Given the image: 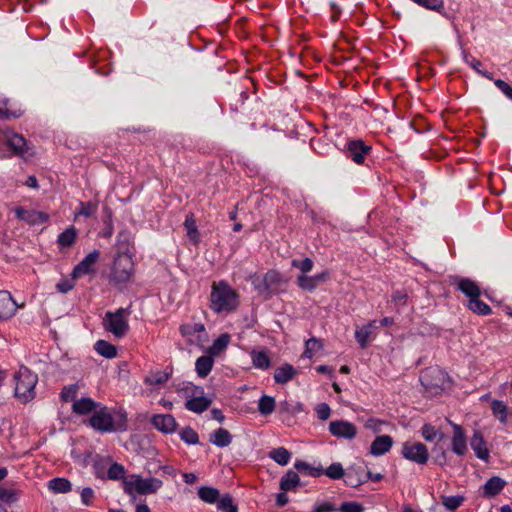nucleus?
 I'll return each instance as SVG.
<instances>
[{
  "label": "nucleus",
  "instance_id": "1",
  "mask_svg": "<svg viewBox=\"0 0 512 512\" xmlns=\"http://www.w3.org/2000/svg\"><path fill=\"white\" fill-rule=\"evenodd\" d=\"M117 255L114 259L110 279L116 284L129 282L134 275V263L129 252V239L123 232L119 233Z\"/></svg>",
  "mask_w": 512,
  "mask_h": 512
},
{
  "label": "nucleus",
  "instance_id": "2",
  "mask_svg": "<svg viewBox=\"0 0 512 512\" xmlns=\"http://www.w3.org/2000/svg\"><path fill=\"white\" fill-rule=\"evenodd\" d=\"M210 301L215 313H230L237 309L239 296L226 282L220 281L213 283Z\"/></svg>",
  "mask_w": 512,
  "mask_h": 512
},
{
  "label": "nucleus",
  "instance_id": "3",
  "mask_svg": "<svg viewBox=\"0 0 512 512\" xmlns=\"http://www.w3.org/2000/svg\"><path fill=\"white\" fill-rule=\"evenodd\" d=\"M15 397L21 403H28L35 398V386L38 382V376L25 366H20L14 374Z\"/></svg>",
  "mask_w": 512,
  "mask_h": 512
},
{
  "label": "nucleus",
  "instance_id": "4",
  "mask_svg": "<svg viewBox=\"0 0 512 512\" xmlns=\"http://www.w3.org/2000/svg\"><path fill=\"white\" fill-rule=\"evenodd\" d=\"M90 425L99 431L109 432L125 425L126 414L121 412L111 413L107 408L97 411L89 420Z\"/></svg>",
  "mask_w": 512,
  "mask_h": 512
},
{
  "label": "nucleus",
  "instance_id": "5",
  "mask_svg": "<svg viewBox=\"0 0 512 512\" xmlns=\"http://www.w3.org/2000/svg\"><path fill=\"white\" fill-rule=\"evenodd\" d=\"M420 381L427 393L437 395L446 388L449 376L437 366L428 367L421 372Z\"/></svg>",
  "mask_w": 512,
  "mask_h": 512
},
{
  "label": "nucleus",
  "instance_id": "6",
  "mask_svg": "<svg viewBox=\"0 0 512 512\" xmlns=\"http://www.w3.org/2000/svg\"><path fill=\"white\" fill-rule=\"evenodd\" d=\"M162 481L157 478L144 479L140 475H130L123 480L124 491L132 495L135 492L141 495L155 493L162 487Z\"/></svg>",
  "mask_w": 512,
  "mask_h": 512
},
{
  "label": "nucleus",
  "instance_id": "7",
  "mask_svg": "<svg viewBox=\"0 0 512 512\" xmlns=\"http://www.w3.org/2000/svg\"><path fill=\"white\" fill-rule=\"evenodd\" d=\"M130 314L126 308H119L116 312H107L103 320L104 328L116 338H122L129 330L126 317Z\"/></svg>",
  "mask_w": 512,
  "mask_h": 512
},
{
  "label": "nucleus",
  "instance_id": "8",
  "mask_svg": "<svg viewBox=\"0 0 512 512\" xmlns=\"http://www.w3.org/2000/svg\"><path fill=\"white\" fill-rule=\"evenodd\" d=\"M371 151L372 147L362 139H351L347 141L344 153L347 158L351 159L357 165H363Z\"/></svg>",
  "mask_w": 512,
  "mask_h": 512
},
{
  "label": "nucleus",
  "instance_id": "9",
  "mask_svg": "<svg viewBox=\"0 0 512 512\" xmlns=\"http://www.w3.org/2000/svg\"><path fill=\"white\" fill-rule=\"evenodd\" d=\"M401 454L405 459L419 465L426 464L429 458L427 447L421 442H405Z\"/></svg>",
  "mask_w": 512,
  "mask_h": 512
},
{
  "label": "nucleus",
  "instance_id": "10",
  "mask_svg": "<svg viewBox=\"0 0 512 512\" xmlns=\"http://www.w3.org/2000/svg\"><path fill=\"white\" fill-rule=\"evenodd\" d=\"M329 432L334 437L352 440L357 435V428L346 420H335L329 423Z\"/></svg>",
  "mask_w": 512,
  "mask_h": 512
},
{
  "label": "nucleus",
  "instance_id": "11",
  "mask_svg": "<svg viewBox=\"0 0 512 512\" xmlns=\"http://www.w3.org/2000/svg\"><path fill=\"white\" fill-rule=\"evenodd\" d=\"M6 145L13 152L14 155L24 157L26 155H32L29 153V147L26 139L18 134L13 132H8L5 134Z\"/></svg>",
  "mask_w": 512,
  "mask_h": 512
},
{
  "label": "nucleus",
  "instance_id": "12",
  "mask_svg": "<svg viewBox=\"0 0 512 512\" xmlns=\"http://www.w3.org/2000/svg\"><path fill=\"white\" fill-rule=\"evenodd\" d=\"M450 283L452 285H456L457 288L469 298V300L474 298H479L481 295L480 287L471 279L468 278H460L459 276H451Z\"/></svg>",
  "mask_w": 512,
  "mask_h": 512
},
{
  "label": "nucleus",
  "instance_id": "13",
  "mask_svg": "<svg viewBox=\"0 0 512 512\" xmlns=\"http://www.w3.org/2000/svg\"><path fill=\"white\" fill-rule=\"evenodd\" d=\"M16 219L21 222H26L28 224H42L48 222L50 217L49 214L36 211V210H27L23 207H18L15 209Z\"/></svg>",
  "mask_w": 512,
  "mask_h": 512
},
{
  "label": "nucleus",
  "instance_id": "14",
  "mask_svg": "<svg viewBox=\"0 0 512 512\" xmlns=\"http://www.w3.org/2000/svg\"><path fill=\"white\" fill-rule=\"evenodd\" d=\"M100 257L99 250H93L90 252L82 261L78 263V265L74 268L72 272L73 278L81 277L82 275L89 274L94 271V265L97 263Z\"/></svg>",
  "mask_w": 512,
  "mask_h": 512
},
{
  "label": "nucleus",
  "instance_id": "15",
  "mask_svg": "<svg viewBox=\"0 0 512 512\" xmlns=\"http://www.w3.org/2000/svg\"><path fill=\"white\" fill-rule=\"evenodd\" d=\"M153 426L163 433H173L177 428L175 418L171 414H158L152 417Z\"/></svg>",
  "mask_w": 512,
  "mask_h": 512
},
{
  "label": "nucleus",
  "instance_id": "16",
  "mask_svg": "<svg viewBox=\"0 0 512 512\" xmlns=\"http://www.w3.org/2000/svg\"><path fill=\"white\" fill-rule=\"evenodd\" d=\"M453 437L451 441V449L459 456L467 452L466 436L463 428L458 424H453Z\"/></svg>",
  "mask_w": 512,
  "mask_h": 512
},
{
  "label": "nucleus",
  "instance_id": "17",
  "mask_svg": "<svg viewBox=\"0 0 512 512\" xmlns=\"http://www.w3.org/2000/svg\"><path fill=\"white\" fill-rule=\"evenodd\" d=\"M17 304L7 291H0V319L6 320L14 315Z\"/></svg>",
  "mask_w": 512,
  "mask_h": 512
},
{
  "label": "nucleus",
  "instance_id": "18",
  "mask_svg": "<svg viewBox=\"0 0 512 512\" xmlns=\"http://www.w3.org/2000/svg\"><path fill=\"white\" fill-rule=\"evenodd\" d=\"M470 445L473 451L475 452L476 456L479 459H482L484 461H488L489 459V451L486 447V442L483 438V435L479 431H475L471 440Z\"/></svg>",
  "mask_w": 512,
  "mask_h": 512
},
{
  "label": "nucleus",
  "instance_id": "19",
  "mask_svg": "<svg viewBox=\"0 0 512 512\" xmlns=\"http://www.w3.org/2000/svg\"><path fill=\"white\" fill-rule=\"evenodd\" d=\"M506 481L499 476H493L487 480L483 486V496L493 498L497 496L505 487Z\"/></svg>",
  "mask_w": 512,
  "mask_h": 512
},
{
  "label": "nucleus",
  "instance_id": "20",
  "mask_svg": "<svg viewBox=\"0 0 512 512\" xmlns=\"http://www.w3.org/2000/svg\"><path fill=\"white\" fill-rule=\"evenodd\" d=\"M393 445V439L389 435H382L375 438L371 443L370 453L374 456H380L388 452Z\"/></svg>",
  "mask_w": 512,
  "mask_h": 512
},
{
  "label": "nucleus",
  "instance_id": "21",
  "mask_svg": "<svg viewBox=\"0 0 512 512\" xmlns=\"http://www.w3.org/2000/svg\"><path fill=\"white\" fill-rule=\"evenodd\" d=\"M378 328L377 321L372 320L363 326L361 329H357L355 331V338L358 341L361 348H366L369 342V337L372 335L373 331Z\"/></svg>",
  "mask_w": 512,
  "mask_h": 512
},
{
  "label": "nucleus",
  "instance_id": "22",
  "mask_svg": "<svg viewBox=\"0 0 512 512\" xmlns=\"http://www.w3.org/2000/svg\"><path fill=\"white\" fill-rule=\"evenodd\" d=\"M209 441L217 447H227L232 442V435L227 429L218 428L210 435Z\"/></svg>",
  "mask_w": 512,
  "mask_h": 512
},
{
  "label": "nucleus",
  "instance_id": "23",
  "mask_svg": "<svg viewBox=\"0 0 512 512\" xmlns=\"http://www.w3.org/2000/svg\"><path fill=\"white\" fill-rule=\"evenodd\" d=\"M297 374V371L290 364H284L278 367L274 372V380L278 384H285L292 380Z\"/></svg>",
  "mask_w": 512,
  "mask_h": 512
},
{
  "label": "nucleus",
  "instance_id": "24",
  "mask_svg": "<svg viewBox=\"0 0 512 512\" xmlns=\"http://www.w3.org/2000/svg\"><path fill=\"white\" fill-rule=\"evenodd\" d=\"M97 202H79L78 207L74 211L75 221L79 220V217H84V220L91 218L97 211Z\"/></svg>",
  "mask_w": 512,
  "mask_h": 512
},
{
  "label": "nucleus",
  "instance_id": "25",
  "mask_svg": "<svg viewBox=\"0 0 512 512\" xmlns=\"http://www.w3.org/2000/svg\"><path fill=\"white\" fill-rule=\"evenodd\" d=\"M211 405V400L204 396H195L186 401L185 407L189 411L195 413H202L209 408Z\"/></svg>",
  "mask_w": 512,
  "mask_h": 512
},
{
  "label": "nucleus",
  "instance_id": "26",
  "mask_svg": "<svg viewBox=\"0 0 512 512\" xmlns=\"http://www.w3.org/2000/svg\"><path fill=\"white\" fill-rule=\"evenodd\" d=\"M213 363L214 360L211 354L199 357L195 363V368L198 376L202 378L206 377L211 372L213 368Z\"/></svg>",
  "mask_w": 512,
  "mask_h": 512
},
{
  "label": "nucleus",
  "instance_id": "27",
  "mask_svg": "<svg viewBox=\"0 0 512 512\" xmlns=\"http://www.w3.org/2000/svg\"><path fill=\"white\" fill-rule=\"evenodd\" d=\"M300 483L299 475L296 471L288 470L280 480V489L282 491H289L294 489Z\"/></svg>",
  "mask_w": 512,
  "mask_h": 512
},
{
  "label": "nucleus",
  "instance_id": "28",
  "mask_svg": "<svg viewBox=\"0 0 512 512\" xmlns=\"http://www.w3.org/2000/svg\"><path fill=\"white\" fill-rule=\"evenodd\" d=\"M96 407L97 404L91 398L84 397L74 401L72 409L76 414L84 415L93 411Z\"/></svg>",
  "mask_w": 512,
  "mask_h": 512
},
{
  "label": "nucleus",
  "instance_id": "29",
  "mask_svg": "<svg viewBox=\"0 0 512 512\" xmlns=\"http://www.w3.org/2000/svg\"><path fill=\"white\" fill-rule=\"evenodd\" d=\"M94 348L98 354L105 358L112 359L117 356L116 346L105 340H98Z\"/></svg>",
  "mask_w": 512,
  "mask_h": 512
},
{
  "label": "nucleus",
  "instance_id": "30",
  "mask_svg": "<svg viewBox=\"0 0 512 512\" xmlns=\"http://www.w3.org/2000/svg\"><path fill=\"white\" fill-rule=\"evenodd\" d=\"M48 488L54 493H68L72 489V484L66 478L57 477L48 482Z\"/></svg>",
  "mask_w": 512,
  "mask_h": 512
},
{
  "label": "nucleus",
  "instance_id": "31",
  "mask_svg": "<svg viewBox=\"0 0 512 512\" xmlns=\"http://www.w3.org/2000/svg\"><path fill=\"white\" fill-rule=\"evenodd\" d=\"M199 498L206 503H217L220 498L219 490L210 486H202L198 489Z\"/></svg>",
  "mask_w": 512,
  "mask_h": 512
},
{
  "label": "nucleus",
  "instance_id": "32",
  "mask_svg": "<svg viewBox=\"0 0 512 512\" xmlns=\"http://www.w3.org/2000/svg\"><path fill=\"white\" fill-rule=\"evenodd\" d=\"M230 338L231 337L228 333L221 334L217 339L214 340L213 344L209 347L208 352L212 356L219 355L227 348L230 342Z\"/></svg>",
  "mask_w": 512,
  "mask_h": 512
},
{
  "label": "nucleus",
  "instance_id": "33",
  "mask_svg": "<svg viewBox=\"0 0 512 512\" xmlns=\"http://www.w3.org/2000/svg\"><path fill=\"white\" fill-rule=\"evenodd\" d=\"M294 467L298 472L312 477H319L323 474L322 467H313L309 463L301 460H297Z\"/></svg>",
  "mask_w": 512,
  "mask_h": 512
},
{
  "label": "nucleus",
  "instance_id": "34",
  "mask_svg": "<svg viewBox=\"0 0 512 512\" xmlns=\"http://www.w3.org/2000/svg\"><path fill=\"white\" fill-rule=\"evenodd\" d=\"M491 410L493 415L503 424L507 422L508 407L500 400H493L491 403Z\"/></svg>",
  "mask_w": 512,
  "mask_h": 512
},
{
  "label": "nucleus",
  "instance_id": "35",
  "mask_svg": "<svg viewBox=\"0 0 512 512\" xmlns=\"http://www.w3.org/2000/svg\"><path fill=\"white\" fill-rule=\"evenodd\" d=\"M252 363L256 368L268 369L271 365L270 358L265 351H252L251 352Z\"/></svg>",
  "mask_w": 512,
  "mask_h": 512
},
{
  "label": "nucleus",
  "instance_id": "36",
  "mask_svg": "<svg viewBox=\"0 0 512 512\" xmlns=\"http://www.w3.org/2000/svg\"><path fill=\"white\" fill-rule=\"evenodd\" d=\"M269 456L276 463H278L279 465L284 466V465L288 464V462L290 460V457H291V453L286 448L279 447V448L273 449L269 453Z\"/></svg>",
  "mask_w": 512,
  "mask_h": 512
},
{
  "label": "nucleus",
  "instance_id": "37",
  "mask_svg": "<svg viewBox=\"0 0 512 512\" xmlns=\"http://www.w3.org/2000/svg\"><path fill=\"white\" fill-rule=\"evenodd\" d=\"M258 410L262 415H269L275 410V399L268 395H263L258 402Z\"/></svg>",
  "mask_w": 512,
  "mask_h": 512
},
{
  "label": "nucleus",
  "instance_id": "38",
  "mask_svg": "<svg viewBox=\"0 0 512 512\" xmlns=\"http://www.w3.org/2000/svg\"><path fill=\"white\" fill-rule=\"evenodd\" d=\"M77 236V232L73 226L63 231L58 237V243L62 247H70L73 245Z\"/></svg>",
  "mask_w": 512,
  "mask_h": 512
},
{
  "label": "nucleus",
  "instance_id": "39",
  "mask_svg": "<svg viewBox=\"0 0 512 512\" xmlns=\"http://www.w3.org/2000/svg\"><path fill=\"white\" fill-rule=\"evenodd\" d=\"M468 308L478 315H488L491 313L489 305L481 301L479 298L469 300Z\"/></svg>",
  "mask_w": 512,
  "mask_h": 512
},
{
  "label": "nucleus",
  "instance_id": "40",
  "mask_svg": "<svg viewBox=\"0 0 512 512\" xmlns=\"http://www.w3.org/2000/svg\"><path fill=\"white\" fill-rule=\"evenodd\" d=\"M217 508L221 512H238V508L233 503V499L229 494H225L219 498Z\"/></svg>",
  "mask_w": 512,
  "mask_h": 512
},
{
  "label": "nucleus",
  "instance_id": "41",
  "mask_svg": "<svg viewBox=\"0 0 512 512\" xmlns=\"http://www.w3.org/2000/svg\"><path fill=\"white\" fill-rule=\"evenodd\" d=\"M323 348L322 340L312 337L306 341L304 356L307 358H312L314 353L318 352Z\"/></svg>",
  "mask_w": 512,
  "mask_h": 512
},
{
  "label": "nucleus",
  "instance_id": "42",
  "mask_svg": "<svg viewBox=\"0 0 512 512\" xmlns=\"http://www.w3.org/2000/svg\"><path fill=\"white\" fill-rule=\"evenodd\" d=\"M248 97L249 94L247 91V87H241L239 89H236L233 102L231 103V108L235 111H238L239 107L245 103Z\"/></svg>",
  "mask_w": 512,
  "mask_h": 512
},
{
  "label": "nucleus",
  "instance_id": "43",
  "mask_svg": "<svg viewBox=\"0 0 512 512\" xmlns=\"http://www.w3.org/2000/svg\"><path fill=\"white\" fill-rule=\"evenodd\" d=\"M180 333L183 337L191 336L195 333H200L205 331V326L202 323L195 324H182L179 328Z\"/></svg>",
  "mask_w": 512,
  "mask_h": 512
},
{
  "label": "nucleus",
  "instance_id": "44",
  "mask_svg": "<svg viewBox=\"0 0 512 512\" xmlns=\"http://www.w3.org/2000/svg\"><path fill=\"white\" fill-rule=\"evenodd\" d=\"M180 438L185 443H187L189 445H195L199 442V437H198L197 432L189 426H187L181 430Z\"/></svg>",
  "mask_w": 512,
  "mask_h": 512
},
{
  "label": "nucleus",
  "instance_id": "45",
  "mask_svg": "<svg viewBox=\"0 0 512 512\" xmlns=\"http://www.w3.org/2000/svg\"><path fill=\"white\" fill-rule=\"evenodd\" d=\"M365 482L366 479L361 476L359 471L350 469L349 472L346 474L345 483L351 487H358Z\"/></svg>",
  "mask_w": 512,
  "mask_h": 512
},
{
  "label": "nucleus",
  "instance_id": "46",
  "mask_svg": "<svg viewBox=\"0 0 512 512\" xmlns=\"http://www.w3.org/2000/svg\"><path fill=\"white\" fill-rule=\"evenodd\" d=\"M442 504L450 511L456 510L464 501V497L457 496H441Z\"/></svg>",
  "mask_w": 512,
  "mask_h": 512
},
{
  "label": "nucleus",
  "instance_id": "47",
  "mask_svg": "<svg viewBox=\"0 0 512 512\" xmlns=\"http://www.w3.org/2000/svg\"><path fill=\"white\" fill-rule=\"evenodd\" d=\"M323 474L327 475L331 479H340L345 475L343 466L340 463H332Z\"/></svg>",
  "mask_w": 512,
  "mask_h": 512
},
{
  "label": "nucleus",
  "instance_id": "48",
  "mask_svg": "<svg viewBox=\"0 0 512 512\" xmlns=\"http://www.w3.org/2000/svg\"><path fill=\"white\" fill-rule=\"evenodd\" d=\"M422 436L426 441H433L439 436V439H443V434L439 433L438 430L431 424H424L422 427Z\"/></svg>",
  "mask_w": 512,
  "mask_h": 512
},
{
  "label": "nucleus",
  "instance_id": "49",
  "mask_svg": "<svg viewBox=\"0 0 512 512\" xmlns=\"http://www.w3.org/2000/svg\"><path fill=\"white\" fill-rule=\"evenodd\" d=\"M169 375L165 372L159 371L146 377V383L150 385H159L165 383Z\"/></svg>",
  "mask_w": 512,
  "mask_h": 512
},
{
  "label": "nucleus",
  "instance_id": "50",
  "mask_svg": "<svg viewBox=\"0 0 512 512\" xmlns=\"http://www.w3.org/2000/svg\"><path fill=\"white\" fill-rule=\"evenodd\" d=\"M77 392H78V386L76 384L65 386L62 389L61 398L65 402L72 401L75 399Z\"/></svg>",
  "mask_w": 512,
  "mask_h": 512
},
{
  "label": "nucleus",
  "instance_id": "51",
  "mask_svg": "<svg viewBox=\"0 0 512 512\" xmlns=\"http://www.w3.org/2000/svg\"><path fill=\"white\" fill-rule=\"evenodd\" d=\"M384 425H387L386 421L376 418H369L364 424L365 428L372 430L374 433H380Z\"/></svg>",
  "mask_w": 512,
  "mask_h": 512
},
{
  "label": "nucleus",
  "instance_id": "52",
  "mask_svg": "<svg viewBox=\"0 0 512 512\" xmlns=\"http://www.w3.org/2000/svg\"><path fill=\"white\" fill-rule=\"evenodd\" d=\"M297 282H298V285L303 290L312 291V290H314L317 287V285L314 282L313 277H309V276H305V275H300L297 278Z\"/></svg>",
  "mask_w": 512,
  "mask_h": 512
},
{
  "label": "nucleus",
  "instance_id": "53",
  "mask_svg": "<svg viewBox=\"0 0 512 512\" xmlns=\"http://www.w3.org/2000/svg\"><path fill=\"white\" fill-rule=\"evenodd\" d=\"M292 266L298 268L302 273H307L313 268V261L310 258L303 260H292Z\"/></svg>",
  "mask_w": 512,
  "mask_h": 512
},
{
  "label": "nucleus",
  "instance_id": "54",
  "mask_svg": "<svg viewBox=\"0 0 512 512\" xmlns=\"http://www.w3.org/2000/svg\"><path fill=\"white\" fill-rule=\"evenodd\" d=\"M124 473V467L118 463H114L108 469V478L112 480H118L124 475Z\"/></svg>",
  "mask_w": 512,
  "mask_h": 512
},
{
  "label": "nucleus",
  "instance_id": "55",
  "mask_svg": "<svg viewBox=\"0 0 512 512\" xmlns=\"http://www.w3.org/2000/svg\"><path fill=\"white\" fill-rule=\"evenodd\" d=\"M340 512H363L364 507L358 502H344L338 509Z\"/></svg>",
  "mask_w": 512,
  "mask_h": 512
},
{
  "label": "nucleus",
  "instance_id": "56",
  "mask_svg": "<svg viewBox=\"0 0 512 512\" xmlns=\"http://www.w3.org/2000/svg\"><path fill=\"white\" fill-rule=\"evenodd\" d=\"M494 84L508 99L512 100V86L501 79H495Z\"/></svg>",
  "mask_w": 512,
  "mask_h": 512
},
{
  "label": "nucleus",
  "instance_id": "57",
  "mask_svg": "<svg viewBox=\"0 0 512 512\" xmlns=\"http://www.w3.org/2000/svg\"><path fill=\"white\" fill-rule=\"evenodd\" d=\"M462 57L465 63H467L476 72L479 71L481 62L475 57L471 56L465 49L462 50Z\"/></svg>",
  "mask_w": 512,
  "mask_h": 512
},
{
  "label": "nucleus",
  "instance_id": "58",
  "mask_svg": "<svg viewBox=\"0 0 512 512\" xmlns=\"http://www.w3.org/2000/svg\"><path fill=\"white\" fill-rule=\"evenodd\" d=\"M316 413L320 420H327L330 417L331 409L328 404L326 403H320L316 407Z\"/></svg>",
  "mask_w": 512,
  "mask_h": 512
},
{
  "label": "nucleus",
  "instance_id": "59",
  "mask_svg": "<svg viewBox=\"0 0 512 512\" xmlns=\"http://www.w3.org/2000/svg\"><path fill=\"white\" fill-rule=\"evenodd\" d=\"M435 453L434 462L440 466H443L447 463L446 451L443 448H435L433 449Z\"/></svg>",
  "mask_w": 512,
  "mask_h": 512
},
{
  "label": "nucleus",
  "instance_id": "60",
  "mask_svg": "<svg viewBox=\"0 0 512 512\" xmlns=\"http://www.w3.org/2000/svg\"><path fill=\"white\" fill-rule=\"evenodd\" d=\"M72 279H62L57 285L56 288L61 293H67L74 287V281Z\"/></svg>",
  "mask_w": 512,
  "mask_h": 512
},
{
  "label": "nucleus",
  "instance_id": "61",
  "mask_svg": "<svg viewBox=\"0 0 512 512\" xmlns=\"http://www.w3.org/2000/svg\"><path fill=\"white\" fill-rule=\"evenodd\" d=\"M0 500L7 503L14 502L16 500V494L13 490L0 487Z\"/></svg>",
  "mask_w": 512,
  "mask_h": 512
},
{
  "label": "nucleus",
  "instance_id": "62",
  "mask_svg": "<svg viewBox=\"0 0 512 512\" xmlns=\"http://www.w3.org/2000/svg\"><path fill=\"white\" fill-rule=\"evenodd\" d=\"M94 498V491L90 487H86L81 491V500L85 505H91Z\"/></svg>",
  "mask_w": 512,
  "mask_h": 512
},
{
  "label": "nucleus",
  "instance_id": "63",
  "mask_svg": "<svg viewBox=\"0 0 512 512\" xmlns=\"http://www.w3.org/2000/svg\"><path fill=\"white\" fill-rule=\"evenodd\" d=\"M337 511L334 504L330 502H324L315 506L314 512H335Z\"/></svg>",
  "mask_w": 512,
  "mask_h": 512
},
{
  "label": "nucleus",
  "instance_id": "64",
  "mask_svg": "<svg viewBox=\"0 0 512 512\" xmlns=\"http://www.w3.org/2000/svg\"><path fill=\"white\" fill-rule=\"evenodd\" d=\"M407 293L404 291H395L392 295V301L396 304L404 305L406 304Z\"/></svg>",
  "mask_w": 512,
  "mask_h": 512
}]
</instances>
